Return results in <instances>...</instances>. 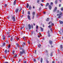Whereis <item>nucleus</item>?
<instances>
[{
	"label": "nucleus",
	"mask_w": 63,
	"mask_h": 63,
	"mask_svg": "<svg viewBox=\"0 0 63 63\" xmlns=\"http://www.w3.org/2000/svg\"><path fill=\"white\" fill-rule=\"evenodd\" d=\"M20 49H22V51H20V54H23L25 53V50L23 48H22L21 47L20 48Z\"/></svg>",
	"instance_id": "f257e3e1"
},
{
	"label": "nucleus",
	"mask_w": 63,
	"mask_h": 63,
	"mask_svg": "<svg viewBox=\"0 0 63 63\" xmlns=\"http://www.w3.org/2000/svg\"><path fill=\"white\" fill-rule=\"evenodd\" d=\"M12 19L13 20V21L14 22L16 21V19H15V17L14 16H13L12 17Z\"/></svg>",
	"instance_id": "f03ea898"
},
{
	"label": "nucleus",
	"mask_w": 63,
	"mask_h": 63,
	"mask_svg": "<svg viewBox=\"0 0 63 63\" xmlns=\"http://www.w3.org/2000/svg\"><path fill=\"white\" fill-rule=\"evenodd\" d=\"M32 19H34V16H35V12H33L32 13Z\"/></svg>",
	"instance_id": "7ed1b4c3"
},
{
	"label": "nucleus",
	"mask_w": 63,
	"mask_h": 63,
	"mask_svg": "<svg viewBox=\"0 0 63 63\" xmlns=\"http://www.w3.org/2000/svg\"><path fill=\"white\" fill-rule=\"evenodd\" d=\"M28 17L29 20H31V19L30 18V16L29 15H28Z\"/></svg>",
	"instance_id": "20e7f679"
},
{
	"label": "nucleus",
	"mask_w": 63,
	"mask_h": 63,
	"mask_svg": "<svg viewBox=\"0 0 63 63\" xmlns=\"http://www.w3.org/2000/svg\"><path fill=\"white\" fill-rule=\"evenodd\" d=\"M49 10H51L52 8V7L50 6V5H49Z\"/></svg>",
	"instance_id": "39448f33"
},
{
	"label": "nucleus",
	"mask_w": 63,
	"mask_h": 63,
	"mask_svg": "<svg viewBox=\"0 0 63 63\" xmlns=\"http://www.w3.org/2000/svg\"><path fill=\"white\" fill-rule=\"evenodd\" d=\"M16 3V0H15L13 2V4L14 5H15Z\"/></svg>",
	"instance_id": "423d86ee"
},
{
	"label": "nucleus",
	"mask_w": 63,
	"mask_h": 63,
	"mask_svg": "<svg viewBox=\"0 0 63 63\" xmlns=\"http://www.w3.org/2000/svg\"><path fill=\"white\" fill-rule=\"evenodd\" d=\"M59 22L60 23V24H63V22L62 21H61L60 20H59Z\"/></svg>",
	"instance_id": "0eeeda50"
},
{
	"label": "nucleus",
	"mask_w": 63,
	"mask_h": 63,
	"mask_svg": "<svg viewBox=\"0 0 63 63\" xmlns=\"http://www.w3.org/2000/svg\"><path fill=\"white\" fill-rule=\"evenodd\" d=\"M49 43L50 44V45H52V41H51V40L49 41Z\"/></svg>",
	"instance_id": "6e6552de"
},
{
	"label": "nucleus",
	"mask_w": 63,
	"mask_h": 63,
	"mask_svg": "<svg viewBox=\"0 0 63 63\" xmlns=\"http://www.w3.org/2000/svg\"><path fill=\"white\" fill-rule=\"evenodd\" d=\"M59 15L61 16H62V12H60Z\"/></svg>",
	"instance_id": "1a4fd4ad"
},
{
	"label": "nucleus",
	"mask_w": 63,
	"mask_h": 63,
	"mask_svg": "<svg viewBox=\"0 0 63 63\" xmlns=\"http://www.w3.org/2000/svg\"><path fill=\"white\" fill-rule=\"evenodd\" d=\"M56 10H57V7H55L54 10V12H55L56 11Z\"/></svg>",
	"instance_id": "9d476101"
},
{
	"label": "nucleus",
	"mask_w": 63,
	"mask_h": 63,
	"mask_svg": "<svg viewBox=\"0 0 63 63\" xmlns=\"http://www.w3.org/2000/svg\"><path fill=\"white\" fill-rule=\"evenodd\" d=\"M31 25L30 24H29V28L30 29H31Z\"/></svg>",
	"instance_id": "9b49d317"
},
{
	"label": "nucleus",
	"mask_w": 63,
	"mask_h": 63,
	"mask_svg": "<svg viewBox=\"0 0 63 63\" xmlns=\"http://www.w3.org/2000/svg\"><path fill=\"white\" fill-rule=\"evenodd\" d=\"M18 9H17L16 11V13H17L18 12Z\"/></svg>",
	"instance_id": "f8f14e48"
},
{
	"label": "nucleus",
	"mask_w": 63,
	"mask_h": 63,
	"mask_svg": "<svg viewBox=\"0 0 63 63\" xmlns=\"http://www.w3.org/2000/svg\"><path fill=\"white\" fill-rule=\"evenodd\" d=\"M5 46V43H4L3 44V45L1 46V47H4Z\"/></svg>",
	"instance_id": "ddd939ff"
},
{
	"label": "nucleus",
	"mask_w": 63,
	"mask_h": 63,
	"mask_svg": "<svg viewBox=\"0 0 63 63\" xmlns=\"http://www.w3.org/2000/svg\"><path fill=\"white\" fill-rule=\"evenodd\" d=\"M40 28L41 29V31H43V29L41 27H40Z\"/></svg>",
	"instance_id": "4468645a"
},
{
	"label": "nucleus",
	"mask_w": 63,
	"mask_h": 63,
	"mask_svg": "<svg viewBox=\"0 0 63 63\" xmlns=\"http://www.w3.org/2000/svg\"><path fill=\"white\" fill-rule=\"evenodd\" d=\"M40 61L41 63L43 62V58H41L40 59Z\"/></svg>",
	"instance_id": "2eb2a0df"
},
{
	"label": "nucleus",
	"mask_w": 63,
	"mask_h": 63,
	"mask_svg": "<svg viewBox=\"0 0 63 63\" xmlns=\"http://www.w3.org/2000/svg\"><path fill=\"white\" fill-rule=\"evenodd\" d=\"M48 37H50V34H49V32H48Z\"/></svg>",
	"instance_id": "dca6fc26"
},
{
	"label": "nucleus",
	"mask_w": 63,
	"mask_h": 63,
	"mask_svg": "<svg viewBox=\"0 0 63 63\" xmlns=\"http://www.w3.org/2000/svg\"><path fill=\"white\" fill-rule=\"evenodd\" d=\"M27 6H26V7L27 8H28L29 7V4L28 3H27Z\"/></svg>",
	"instance_id": "f3484780"
},
{
	"label": "nucleus",
	"mask_w": 63,
	"mask_h": 63,
	"mask_svg": "<svg viewBox=\"0 0 63 63\" xmlns=\"http://www.w3.org/2000/svg\"><path fill=\"white\" fill-rule=\"evenodd\" d=\"M55 4H57V0H56L55 1Z\"/></svg>",
	"instance_id": "a211bd4d"
},
{
	"label": "nucleus",
	"mask_w": 63,
	"mask_h": 63,
	"mask_svg": "<svg viewBox=\"0 0 63 63\" xmlns=\"http://www.w3.org/2000/svg\"><path fill=\"white\" fill-rule=\"evenodd\" d=\"M49 5V3H47V4H46V6L47 7V6H48Z\"/></svg>",
	"instance_id": "6ab92c4d"
},
{
	"label": "nucleus",
	"mask_w": 63,
	"mask_h": 63,
	"mask_svg": "<svg viewBox=\"0 0 63 63\" xmlns=\"http://www.w3.org/2000/svg\"><path fill=\"white\" fill-rule=\"evenodd\" d=\"M4 52L5 53H7V50L6 49L5 51Z\"/></svg>",
	"instance_id": "aec40b11"
},
{
	"label": "nucleus",
	"mask_w": 63,
	"mask_h": 63,
	"mask_svg": "<svg viewBox=\"0 0 63 63\" xmlns=\"http://www.w3.org/2000/svg\"><path fill=\"white\" fill-rule=\"evenodd\" d=\"M15 51H13L12 52V55H14V54L15 53Z\"/></svg>",
	"instance_id": "412c9836"
},
{
	"label": "nucleus",
	"mask_w": 63,
	"mask_h": 63,
	"mask_svg": "<svg viewBox=\"0 0 63 63\" xmlns=\"http://www.w3.org/2000/svg\"><path fill=\"white\" fill-rule=\"evenodd\" d=\"M11 47V45H8V48H10V47Z\"/></svg>",
	"instance_id": "4be33fe9"
},
{
	"label": "nucleus",
	"mask_w": 63,
	"mask_h": 63,
	"mask_svg": "<svg viewBox=\"0 0 63 63\" xmlns=\"http://www.w3.org/2000/svg\"><path fill=\"white\" fill-rule=\"evenodd\" d=\"M5 39H6V37H5V36H4L3 37V40Z\"/></svg>",
	"instance_id": "5701e85b"
},
{
	"label": "nucleus",
	"mask_w": 63,
	"mask_h": 63,
	"mask_svg": "<svg viewBox=\"0 0 63 63\" xmlns=\"http://www.w3.org/2000/svg\"><path fill=\"white\" fill-rule=\"evenodd\" d=\"M36 26V29H38V28H39V27L37 25Z\"/></svg>",
	"instance_id": "b1692460"
},
{
	"label": "nucleus",
	"mask_w": 63,
	"mask_h": 63,
	"mask_svg": "<svg viewBox=\"0 0 63 63\" xmlns=\"http://www.w3.org/2000/svg\"><path fill=\"white\" fill-rule=\"evenodd\" d=\"M28 15H30V11H29L28 12Z\"/></svg>",
	"instance_id": "393cba45"
},
{
	"label": "nucleus",
	"mask_w": 63,
	"mask_h": 63,
	"mask_svg": "<svg viewBox=\"0 0 63 63\" xmlns=\"http://www.w3.org/2000/svg\"><path fill=\"white\" fill-rule=\"evenodd\" d=\"M51 56H53V53H51L50 55Z\"/></svg>",
	"instance_id": "a878e982"
},
{
	"label": "nucleus",
	"mask_w": 63,
	"mask_h": 63,
	"mask_svg": "<svg viewBox=\"0 0 63 63\" xmlns=\"http://www.w3.org/2000/svg\"><path fill=\"white\" fill-rule=\"evenodd\" d=\"M41 7H40L39 9V11H41Z\"/></svg>",
	"instance_id": "bb28decb"
},
{
	"label": "nucleus",
	"mask_w": 63,
	"mask_h": 63,
	"mask_svg": "<svg viewBox=\"0 0 63 63\" xmlns=\"http://www.w3.org/2000/svg\"><path fill=\"white\" fill-rule=\"evenodd\" d=\"M38 47L39 48H40L41 47V45H39L38 46Z\"/></svg>",
	"instance_id": "cd10ccee"
},
{
	"label": "nucleus",
	"mask_w": 63,
	"mask_h": 63,
	"mask_svg": "<svg viewBox=\"0 0 63 63\" xmlns=\"http://www.w3.org/2000/svg\"><path fill=\"white\" fill-rule=\"evenodd\" d=\"M19 38L18 37H16V39L17 40H19Z\"/></svg>",
	"instance_id": "c85d7f7f"
},
{
	"label": "nucleus",
	"mask_w": 63,
	"mask_h": 63,
	"mask_svg": "<svg viewBox=\"0 0 63 63\" xmlns=\"http://www.w3.org/2000/svg\"><path fill=\"white\" fill-rule=\"evenodd\" d=\"M49 18H47L46 20V21H48V20H49Z\"/></svg>",
	"instance_id": "c756f323"
},
{
	"label": "nucleus",
	"mask_w": 63,
	"mask_h": 63,
	"mask_svg": "<svg viewBox=\"0 0 63 63\" xmlns=\"http://www.w3.org/2000/svg\"><path fill=\"white\" fill-rule=\"evenodd\" d=\"M60 47L61 48H62L63 47L62 45H60Z\"/></svg>",
	"instance_id": "7c9ffc66"
},
{
	"label": "nucleus",
	"mask_w": 63,
	"mask_h": 63,
	"mask_svg": "<svg viewBox=\"0 0 63 63\" xmlns=\"http://www.w3.org/2000/svg\"><path fill=\"white\" fill-rule=\"evenodd\" d=\"M23 40H25V39H26L25 37H23Z\"/></svg>",
	"instance_id": "2f4dec72"
},
{
	"label": "nucleus",
	"mask_w": 63,
	"mask_h": 63,
	"mask_svg": "<svg viewBox=\"0 0 63 63\" xmlns=\"http://www.w3.org/2000/svg\"><path fill=\"white\" fill-rule=\"evenodd\" d=\"M29 9L30 10H31V5H30L29 7Z\"/></svg>",
	"instance_id": "473e14b6"
},
{
	"label": "nucleus",
	"mask_w": 63,
	"mask_h": 63,
	"mask_svg": "<svg viewBox=\"0 0 63 63\" xmlns=\"http://www.w3.org/2000/svg\"><path fill=\"white\" fill-rule=\"evenodd\" d=\"M39 35H40V37H42V34H41V33L40 32H39Z\"/></svg>",
	"instance_id": "72a5a7b5"
},
{
	"label": "nucleus",
	"mask_w": 63,
	"mask_h": 63,
	"mask_svg": "<svg viewBox=\"0 0 63 63\" xmlns=\"http://www.w3.org/2000/svg\"><path fill=\"white\" fill-rule=\"evenodd\" d=\"M10 40L11 41H12V40H13V38L12 37L10 39Z\"/></svg>",
	"instance_id": "f704fd0d"
},
{
	"label": "nucleus",
	"mask_w": 63,
	"mask_h": 63,
	"mask_svg": "<svg viewBox=\"0 0 63 63\" xmlns=\"http://www.w3.org/2000/svg\"><path fill=\"white\" fill-rule=\"evenodd\" d=\"M61 11H63V7H62L61 9Z\"/></svg>",
	"instance_id": "c9c22d12"
},
{
	"label": "nucleus",
	"mask_w": 63,
	"mask_h": 63,
	"mask_svg": "<svg viewBox=\"0 0 63 63\" xmlns=\"http://www.w3.org/2000/svg\"><path fill=\"white\" fill-rule=\"evenodd\" d=\"M31 25L32 27V28L33 29V25H32V24Z\"/></svg>",
	"instance_id": "e433bc0d"
},
{
	"label": "nucleus",
	"mask_w": 63,
	"mask_h": 63,
	"mask_svg": "<svg viewBox=\"0 0 63 63\" xmlns=\"http://www.w3.org/2000/svg\"><path fill=\"white\" fill-rule=\"evenodd\" d=\"M24 26L23 27H22L21 28V30H22V29H23V28H24Z\"/></svg>",
	"instance_id": "4c0bfd02"
},
{
	"label": "nucleus",
	"mask_w": 63,
	"mask_h": 63,
	"mask_svg": "<svg viewBox=\"0 0 63 63\" xmlns=\"http://www.w3.org/2000/svg\"><path fill=\"white\" fill-rule=\"evenodd\" d=\"M17 47H19V45L18 44H17Z\"/></svg>",
	"instance_id": "58836bf2"
},
{
	"label": "nucleus",
	"mask_w": 63,
	"mask_h": 63,
	"mask_svg": "<svg viewBox=\"0 0 63 63\" xmlns=\"http://www.w3.org/2000/svg\"><path fill=\"white\" fill-rule=\"evenodd\" d=\"M52 4H53V3L51 2L50 3L51 5H52Z\"/></svg>",
	"instance_id": "ea45409f"
},
{
	"label": "nucleus",
	"mask_w": 63,
	"mask_h": 63,
	"mask_svg": "<svg viewBox=\"0 0 63 63\" xmlns=\"http://www.w3.org/2000/svg\"><path fill=\"white\" fill-rule=\"evenodd\" d=\"M3 58H4V59H5V58H6V57L5 56H3Z\"/></svg>",
	"instance_id": "a19ab883"
},
{
	"label": "nucleus",
	"mask_w": 63,
	"mask_h": 63,
	"mask_svg": "<svg viewBox=\"0 0 63 63\" xmlns=\"http://www.w3.org/2000/svg\"><path fill=\"white\" fill-rule=\"evenodd\" d=\"M23 44L24 45H26L25 44V42H23Z\"/></svg>",
	"instance_id": "79ce46f5"
},
{
	"label": "nucleus",
	"mask_w": 63,
	"mask_h": 63,
	"mask_svg": "<svg viewBox=\"0 0 63 63\" xmlns=\"http://www.w3.org/2000/svg\"><path fill=\"white\" fill-rule=\"evenodd\" d=\"M28 44H30V42L29 41H28Z\"/></svg>",
	"instance_id": "37998d69"
},
{
	"label": "nucleus",
	"mask_w": 63,
	"mask_h": 63,
	"mask_svg": "<svg viewBox=\"0 0 63 63\" xmlns=\"http://www.w3.org/2000/svg\"><path fill=\"white\" fill-rule=\"evenodd\" d=\"M61 17V16H59L58 17V18H60Z\"/></svg>",
	"instance_id": "c03bdc74"
},
{
	"label": "nucleus",
	"mask_w": 63,
	"mask_h": 63,
	"mask_svg": "<svg viewBox=\"0 0 63 63\" xmlns=\"http://www.w3.org/2000/svg\"><path fill=\"white\" fill-rule=\"evenodd\" d=\"M51 25H54V24H53V23H52L51 24Z\"/></svg>",
	"instance_id": "a18cd8bd"
},
{
	"label": "nucleus",
	"mask_w": 63,
	"mask_h": 63,
	"mask_svg": "<svg viewBox=\"0 0 63 63\" xmlns=\"http://www.w3.org/2000/svg\"><path fill=\"white\" fill-rule=\"evenodd\" d=\"M41 5L42 6H43V4L41 3Z\"/></svg>",
	"instance_id": "49530a36"
},
{
	"label": "nucleus",
	"mask_w": 63,
	"mask_h": 63,
	"mask_svg": "<svg viewBox=\"0 0 63 63\" xmlns=\"http://www.w3.org/2000/svg\"><path fill=\"white\" fill-rule=\"evenodd\" d=\"M47 63H48L49 62V61H48L47 60Z\"/></svg>",
	"instance_id": "de8ad7c7"
},
{
	"label": "nucleus",
	"mask_w": 63,
	"mask_h": 63,
	"mask_svg": "<svg viewBox=\"0 0 63 63\" xmlns=\"http://www.w3.org/2000/svg\"><path fill=\"white\" fill-rule=\"evenodd\" d=\"M59 32H60V35H61V32H60V31H59Z\"/></svg>",
	"instance_id": "09e8293b"
},
{
	"label": "nucleus",
	"mask_w": 63,
	"mask_h": 63,
	"mask_svg": "<svg viewBox=\"0 0 63 63\" xmlns=\"http://www.w3.org/2000/svg\"><path fill=\"white\" fill-rule=\"evenodd\" d=\"M7 19H9V18H10V17H7Z\"/></svg>",
	"instance_id": "8fccbe9b"
},
{
	"label": "nucleus",
	"mask_w": 63,
	"mask_h": 63,
	"mask_svg": "<svg viewBox=\"0 0 63 63\" xmlns=\"http://www.w3.org/2000/svg\"><path fill=\"white\" fill-rule=\"evenodd\" d=\"M4 6L5 7H6V6H7V4H5L4 5Z\"/></svg>",
	"instance_id": "3c124183"
},
{
	"label": "nucleus",
	"mask_w": 63,
	"mask_h": 63,
	"mask_svg": "<svg viewBox=\"0 0 63 63\" xmlns=\"http://www.w3.org/2000/svg\"><path fill=\"white\" fill-rule=\"evenodd\" d=\"M59 10H58L57 11V13H59Z\"/></svg>",
	"instance_id": "603ef678"
},
{
	"label": "nucleus",
	"mask_w": 63,
	"mask_h": 63,
	"mask_svg": "<svg viewBox=\"0 0 63 63\" xmlns=\"http://www.w3.org/2000/svg\"><path fill=\"white\" fill-rule=\"evenodd\" d=\"M50 31H51L52 32V29H50Z\"/></svg>",
	"instance_id": "864d4df0"
},
{
	"label": "nucleus",
	"mask_w": 63,
	"mask_h": 63,
	"mask_svg": "<svg viewBox=\"0 0 63 63\" xmlns=\"http://www.w3.org/2000/svg\"><path fill=\"white\" fill-rule=\"evenodd\" d=\"M40 57H39V58H38V60H40Z\"/></svg>",
	"instance_id": "5fc2aeb1"
},
{
	"label": "nucleus",
	"mask_w": 63,
	"mask_h": 63,
	"mask_svg": "<svg viewBox=\"0 0 63 63\" xmlns=\"http://www.w3.org/2000/svg\"><path fill=\"white\" fill-rule=\"evenodd\" d=\"M20 59H19V61L18 62L19 63V62H20Z\"/></svg>",
	"instance_id": "6e6d98bb"
},
{
	"label": "nucleus",
	"mask_w": 63,
	"mask_h": 63,
	"mask_svg": "<svg viewBox=\"0 0 63 63\" xmlns=\"http://www.w3.org/2000/svg\"><path fill=\"white\" fill-rule=\"evenodd\" d=\"M44 0H42L41 1H42V2H44Z\"/></svg>",
	"instance_id": "4d7b16f0"
},
{
	"label": "nucleus",
	"mask_w": 63,
	"mask_h": 63,
	"mask_svg": "<svg viewBox=\"0 0 63 63\" xmlns=\"http://www.w3.org/2000/svg\"><path fill=\"white\" fill-rule=\"evenodd\" d=\"M38 38H40V36H39V35H38Z\"/></svg>",
	"instance_id": "13d9d810"
},
{
	"label": "nucleus",
	"mask_w": 63,
	"mask_h": 63,
	"mask_svg": "<svg viewBox=\"0 0 63 63\" xmlns=\"http://www.w3.org/2000/svg\"><path fill=\"white\" fill-rule=\"evenodd\" d=\"M48 27L50 28V25H49V26H48Z\"/></svg>",
	"instance_id": "bf43d9fd"
},
{
	"label": "nucleus",
	"mask_w": 63,
	"mask_h": 63,
	"mask_svg": "<svg viewBox=\"0 0 63 63\" xmlns=\"http://www.w3.org/2000/svg\"><path fill=\"white\" fill-rule=\"evenodd\" d=\"M34 52H35V53H36V50H35Z\"/></svg>",
	"instance_id": "052dcab7"
},
{
	"label": "nucleus",
	"mask_w": 63,
	"mask_h": 63,
	"mask_svg": "<svg viewBox=\"0 0 63 63\" xmlns=\"http://www.w3.org/2000/svg\"><path fill=\"white\" fill-rule=\"evenodd\" d=\"M24 63H26V61H25L24 62Z\"/></svg>",
	"instance_id": "680f3d73"
},
{
	"label": "nucleus",
	"mask_w": 63,
	"mask_h": 63,
	"mask_svg": "<svg viewBox=\"0 0 63 63\" xmlns=\"http://www.w3.org/2000/svg\"><path fill=\"white\" fill-rule=\"evenodd\" d=\"M9 50H10V49H9V50H8V51H7L8 52H9Z\"/></svg>",
	"instance_id": "e2e57ef3"
},
{
	"label": "nucleus",
	"mask_w": 63,
	"mask_h": 63,
	"mask_svg": "<svg viewBox=\"0 0 63 63\" xmlns=\"http://www.w3.org/2000/svg\"><path fill=\"white\" fill-rule=\"evenodd\" d=\"M33 61H34L35 62V61H36V60L34 59Z\"/></svg>",
	"instance_id": "0e129e2a"
},
{
	"label": "nucleus",
	"mask_w": 63,
	"mask_h": 63,
	"mask_svg": "<svg viewBox=\"0 0 63 63\" xmlns=\"http://www.w3.org/2000/svg\"><path fill=\"white\" fill-rule=\"evenodd\" d=\"M46 52L47 53V50H46Z\"/></svg>",
	"instance_id": "69168bd1"
},
{
	"label": "nucleus",
	"mask_w": 63,
	"mask_h": 63,
	"mask_svg": "<svg viewBox=\"0 0 63 63\" xmlns=\"http://www.w3.org/2000/svg\"><path fill=\"white\" fill-rule=\"evenodd\" d=\"M23 14H24V11H23Z\"/></svg>",
	"instance_id": "338daca9"
},
{
	"label": "nucleus",
	"mask_w": 63,
	"mask_h": 63,
	"mask_svg": "<svg viewBox=\"0 0 63 63\" xmlns=\"http://www.w3.org/2000/svg\"><path fill=\"white\" fill-rule=\"evenodd\" d=\"M39 2V0H38L37 1V3H38V2Z\"/></svg>",
	"instance_id": "774afa93"
}]
</instances>
